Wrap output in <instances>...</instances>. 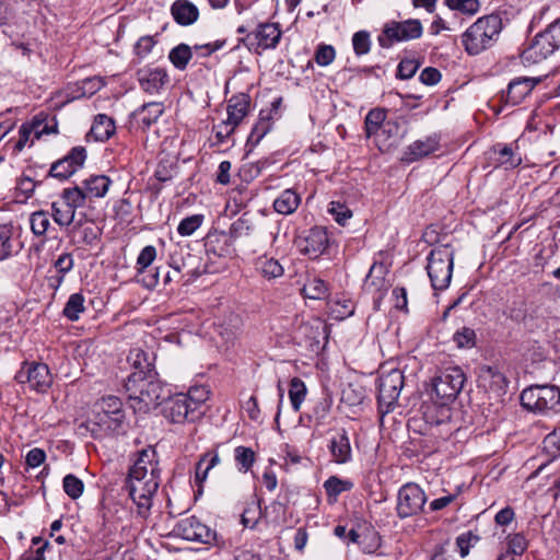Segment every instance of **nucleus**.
<instances>
[{
  "mask_svg": "<svg viewBox=\"0 0 560 560\" xmlns=\"http://www.w3.org/2000/svg\"><path fill=\"white\" fill-rule=\"evenodd\" d=\"M159 485L160 468L156 453L151 447L142 450L125 482V489L140 517L147 518L150 515Z\"/></svg>",
  "mask_w": 560,
  "mask_h": 560,
  "instance_id": "f257e3e1",
  "label": "nucleus"
},
{
  "mask_svg": "<svg viewBox=\"0 0 560 560\" xmlns=\"http://www.w3.org/2000/svg\"><path fill=\"white\" fill-rule=\"evenodd\" d=\"M465 382V373L459 366L445 368L432 380V389L440 406L429 407L424 412V419L431 427H442L439 435L443 439L448 438L453 432L450 425L451 409L447 405L456 399Z\"/></svg>",
  "mask_w": 560,
  "mask_h": 560,
  "instance_id": "f03ea898",
  "label": "nucleus"
},
{
  "mask_svg": "<svg viewBox=\"0 0 560 560\" xmlns=\"http://www.w3.org/2000/svg\"><path fill=\"white\" fill-rule=\"evenodd\" d=\"M209 399L205 386H194L187 393H178L163 402L162 412L173 423L195 422L203 413V405Z\"/></svg>",
  "mask_w": 560,
  "mask_h": 560,
  "instance_id": "7ed1b4c3",
  "label": "nucleus"
},
{
  "mask_svg": "<svg viewBox=\"0 0 560 560\" xmlns=\"http://www.w3.org/2000/svg\"><path fill=\"white\" fill-rule=\"evenodd\" d=\"M503 23L499 14L483 15L475 21L462 35L468 55L475 56L492 47L499 39Z\"/></svg>",
  "mask_w": 560,
  "mask_h": 560,
  "instance_id": "20e7f679",
  "label": "nucleus"
},
{
  "mask_svg": "<svg viewBox=\"0 0 560 560\" xmlns=\"http://www.w3.org/2000/svg\"><path fill=\"white\" fill-rule=\"evenodd\" d=\"M453 266L454 249L450 245H441L431 250L427 271L434 290H444L450 285Z\"/></svg>",
  "mask_w": 560,
  "mask_h": 560,
  "instance_id": "39448f33",
  "label": "nucleus"
},
{
  "mask_svg": "<svg viewBox=\"0 0 560 560\" xmlns=\"http://www.w3.org/2000/svg\"><path fill=\"white\" fill-rule=\"evenodd\" d=\"M522 406L536 413L560 411V389L555 385H536L521 394Z\"/></svg>",
  "mask_w": 560,
  "mask_h": 560,
  "instance_id": "423d86ee",
  "label": "nucleus"
},
{
  "mask_svg": "<svg viewBox=\"0 0 560 560\" xmlns=\"http://www.w3.org/2000/svg\"><path fill=\"white\" fill-rule=\"evenodd\" d=\"M125 388L129 399L140 405L139 409H149L156 404L161 394V387L153 374L131 373L125 383Z\"/></svg>",
  "mask_w": 560,
  "mask_h": 560,
  "instance_id": "0eeeda50",
  "label": "nucleus"
},
{
  "mask_svg": "<svg viewBox=\"0 0 560 560\" xmlns=\"http://www.w3.org/2000/svg\"><path fill=\"white\" fill-rule=\"evenodd\" d=\"M404 374L398 369L381 374L377 400L378 409L382 413H388L393 410L404 387Z\"/></svg>",
  "mask_w": 560,
  "mask_h": 560,
  "instance_id": "6e6552de",
  "label": "nucleus"
},
{
  "mask_svg": "<svg viewBox=\"0 0 560 560\" xmlns=\"http://www.w3.org/2000/svg\"><path fill=\"white\" fill-rule=\"evenodd\" d=\"M422 24L417 19L402 22L390 21L384 25L378 43L384 48H389L395 42H407L421 37Z\"/></svg>",
  "mask_w": 560,
  "mask_h": 560,
  "instance_id": "1a4fd4ad",
  "label": "nucleus"
},
{
  "mask_svg": "<svg viewBox=\"0 0 560 560\" xmlns=\"http://www.w3.org/2000/svg\"><path fill=\"white\" fill-rule=\"evenodd\" d=\"M125 412L122 402L118 397H104L94 411L93 422L105 433L116 431L122 423Z\"/></svg>",
  "mask_w": 560,
  "mask_h": 560,
  "instance_id": "9d476101",
  "label": "nucleus"
},
{
  "mask_svg": "<svg viewBox=\"0 0 560 560\" xmlns=\"http://www.w3.org/2000/svg\"><path fill=\"white\" fill-rule=\"evenodd\" d=\"M15 380L21 385H27L37 393H46L51 384L52 376L45 363L24 362L15 374Z\"/></svg>",
  "mask_w": 560,
  "mask_h": 560,
  "instance_id": "9b49d317",
  "label": "nucleus"
},
{
  "mask_svg": "<svg viewBox=\"0 0 560 560\" xmlns=\"http://www.w3.org/2000/svg\"><path fill=\"white\" fill-rule=\"evenodd\" d=\"M427 502L424 491L415 482L404 485L397 495V515L407 518L420 513Z\"/></svg>",
  "mask_w": 560,
  "mask_h": 560,
  "instance_id": "f8f14e48",
  "label": "nucleus"
},
{
  "mask_svg": "<svg viewBox=\"0 0 560 560\" xmlns=\"http://www.w3.org/2000/svg\"><path fill=\"white\" fill-rule=\"evenodd\" d=\"M281 30L277 23H261L255 31L250 32L241 39L249 49L259 52L260 50L275 48L280 38Z\"/></svg>",
  "mask_w": 560,
  "mask_h": 560,
  "instance_id": "ddd939ff",
  "label": "nucleus"
},
{
  "mask_svg": "<svg viewBox=\"0 0 560 560\" xmlns=\"http://www.w3.org/2000/svg\"><path fill=\"white\" fill-rule=\"evenodd\" d=\"M174 532L185 540L200 544H212L217 538L215 532L195 516L180 520Z\"/></svg>",
  "mask_w": 560,
  "mask_h": 560,
  "instance_id": "4468645a",
  "label": "nucleus"
},
{
  "mask_svg": "<svg viewBox=\"0 0 560 560\" xmlns=\"http://www.w3.org/2000/svg\"><path fill=\"white\" fill-rule=\"evenodd\" d=\"M328 244L327 231L320 226L311 229L305 236L299 237L296 241L299 250L313 259L324 254Z\"/></svg>",
  "mask_w": 560,
  "mask_h": 560,
  "instance_id": "2eb2a0df",
  "label": "nucleus"
},
{
  "mask_svg": "<svg viewBox=\"0 0 560 560\" xmlns=\"http://www.w3.org/2000/svg\"><path fill=\"white\" fill-rule=\"evenodd\" d=\"M555 45L541 34H537L532 43L522 51L521 59L525 66L536 65L555 52Z\"/></svg>",
  "mask_w": 560,
  "mask_h": 560,
  "instance_id": "dca6fc26",
  "label": "nucleus"
},
{
  "mask_svg": "<svg viewBox=\"0 0 560 560\" xmlns=\"http://www.w3.org/2000/svg\"><path fill=\"white\" fill-rule=\"evenodd\" d=\"M440 148L438 136H429L425 139H419L409 144L402 153L401 161L412 163L434 153Z\"/></svg>",
  "mask_w": 560,
  "mask_h": 560,
  "instance_id": "f3484780",
  "label": "nucleus"
},
{
  "mask_svg": "<svg viewBox=\"0 0 560 560\" xmlns=\"http://www.w3.org/2000/svg\"><path fill=\"white\" fill-rule=\"evenodd\" d=\"M540 82L539 78L520 77L510 82L505 100L511 105L520 104Z\"/></svg>",
  "mask_w": 560,
  "mask_h": 560,
  "instance_id": "a211bd4d",
  "label": "nucleus"
},
{
  "mask_svg": "<svg viewBox=\"0 0 560 560\" xmlns=\"http://www.w3.org/2000/svg\"><path fill=\"white\" fill-rule=\"evenodd\" d=\"M329 452L335 463L346 464L352 458V450L348 432L345 429L337 430L331 436Z\"/></svg>",
  "mask_w": 560,
  "mask_h": 560,
  "instance_id": "6ab92c4d",
  "label": "nucleus"
},
{
  "mask_svg": "<svg viewBox=\"0 0 560 560\" xmlns=\"http://www.w3.org/2000/svg\"><path fill=\"white\" fill-rule=\"evenodd\" d=\"M164 112L160 102H150L132 113V119L138 127L147 129L158 121Z\"/></svg>",
  "mask_w": 560,
  "mask_h": 560,
  "instance_id": "aec40b11",
  "label": "nucleus"
},
{
  "mask_svg": "<svg viewBox=\"0 0 560 560\" xmlns=\"http://www.w3.org/2000/svg\"><path fill=\"white\" fill-rule=\"evenodd\" d=\"M13 235V224L0 222V261L20 252L21 243Z\"/></svg>",
  "mask_w": 560,
  "mask_h": 560,
  "instance_id": "412c9836",
  "label": "nucleus"
},
{
  "mask_svg": "<svg viewBox=\"0 0 560 560\" xmlns=\"http://www.w3.org/2000/svg\"><path fill=\"white\" fill-rule=\"evenodd\" d=\"M167 81L168 75L162 68L149 69L139 73L141 88L151 94L159 92Z\"/></svg>",
  "mask_w": 560,
  "mask_h": 560,
  "instance_id": "4be33fe9",
  "label": "nucleus"
},
{
  "mask_svg": "<svg viewBox=\"0 0 560 560\" xmlns=\"http://www.w3.org/2000/svg\"><path fill=\"white\" fill-rule=\"evenodd\" d=\"M171 13L179 25H190L198 20L197 7L188 0H176L171 7Z\"/></svg>",
  "mask_w": 560,
  "mask_h": 560,
  "instance_id": "5701e85b",
  "label": "nucleus"
},
{
  "mask_svg": "<svg viewBox=\"0 0 560 560\" xmlns=\"http://www.w3.org/2000/svg\"><path fill=\"white\" fill-rule=\"evenodd\" d=\"M478 382L480 386L495 393L503 390L506 385L504 375L497 368L488 365L480 368Z\"/></svg>",
  "mask_w": 560,
  "mask_h": 560,
  "instance_id": "b1692460",
  "label": "nucleus"
},
{
  "mask_svg": "<svg viewBox=\"0 0 560 560\" xmlns=\"http://www.w3.org/2000/svg\"><path fill=\"white\" fill-rule=\"evenodd\" d=\"M249 109V97L246 94L234 95L228 104V120L234 126H238L247 116Z\"/></svg>",
  "mask_w": 560,
  "mask_h": 560,
  "instance_id": "393cba45",
  "label": "nucleus"
},
{
  "mask_svg": "<svg viewBox=\"0 0 560 560\" xmlns=\"http://www.w3.org/2000/svg\"><path fill=\"white\" fill-rule=\"evenodd\" d=\"M112 185V180L106 175H91L89 178L82 182V187L84 189V194H86L89 200L95 198H103L109 187Z\"/></svg>",
  "mask_w": 560,
  "mask_h": 560,
  "instance_id": "a878e982",
  "label": "nucleus"
},
{
  "mask_svg": "<svg viewBox=\"0 0 560 560\" xmlns=\"http://www.w3.org/2000/svg\"><path fill=\"white\" fill-rule=\"evenodd\" d=\"M116 130L113 118L105 114H98L93 121L90 133L96 141L108 140Z\"/></svg>",
  "mask_w": 560,
  "mask_h": 560,
  "instance_id": "bb28decb",
  "label": "nucleus"
},
{
  "mask_svg": "<svg viewBox=\"0 0 560 560\" xmlns=\"http://www.w3.org/2000/svg\"><path fill=\"white\" fill-rule=\"evenodd\" d=\"M301 202L300 196L293 189L283 190L273 201L275 210L280 214H292Z\"/></svg>",
  "mask_w": 560,
  "mask_h": 560,
  "instance_id": "cd10ccee",
  "label": "nucleus"
},
{
  "mask_svg": "<svg viewBox=\"0 0 560 560\" xmlns=\"http://www.w3.org/2000/svg\"><path fill=\"white\" fill-rule=\"evenodd\" d=\"M221 462L220 456L217 452H207L199 458L198 463L196 464V472H195V480L198 483H202L208 475L209 471L219 465Z\"/></svg>",
  "mask_w": 560,
  "mask_h": 560,
  "instance_id": "c85d7f7f",
  "label": "nucleus"
},
{
  "mask_svg": "<svg viewBox=\"0 0 560 560\" xmlns=\"http://www.w3.org/2000/svg\"><path fill=\"white\" fill-rule=\"evenodd\" d=\"M256 270L268 280L280 278L284 272L282 265L277 259L267 256L257 259Z\"/></svg>",
  "mask_w": 560,
  "mask_h": 560,
  "instance_id": "c756f323",
  "label": "nucleus"
},
{
  "mask_svg": "<svg viewBox=\"0 0 560 560\" xmlns=\"http://www.w3.org/2000/svg\"><path fill=\"white\" fill-rule=\"evenodd\" d=\"M493 152L498 163L505 168H514L522 163L521 154L510 145L497 144L493 147Z\"/></svg>",
  "mask_w": 560,
  "mask_h": 560,
  "instance_id": "7c9ffc66",
  "label": "nucleus"
},
{
  "mask_svg": "<svg viewBox=\"0 0 560 560\" xmlns=\"http://www.w3.org/2000/svg\"><path fill=\"white\" fill-rule=\"evenodd\" d=\"M302 293L307 299L323 300L328 295V285L317 277H311L304 283Z\"/></svg>",
  "mask_w": 560,
  "mask_h": 560,
  "instance_id": "2f4dec72",
  "label": "nucleus"
},
{
  "mask_svg": "<svg viewBox=\"0 0 560 560\" xmlns=\"http://www.w3.org/2000/svg\"><path fill=\"white\" fill-rule=\"evenodd\" d=\"M84 302L85 299L81 293L71 294L63 307L62 314L71 322L78 320L85 311Z\"/></svg>",
  "mask_w": 560,
  "mask_h": 560,
  "instance_id": "473e14b6",
  "label": "nucleus"
},
{
  "mask_svg": "<svg viewBox=\"0 0 560 560\" xmlns=\"http://www.w3.org/2000/svg\"><path fill=\"white\" fill-rule=\"evenodd\" d=\"M128 361L136 369L133 373L152 374V363L142 349H132L128 354Z\"/></svg>",
  "mask_w": 560,
  "mask_h": 560,
  "instance_id": "72a5a7b5",
  "label": "nucleus"
},
{
  "mask_svg": "<svg viewBox=\"0 0 560 560\" xmlns=\"http://www.w3.org/2000/svg\"><path fill=\"white\" fill-rule=\"evenodd\" d=\"M191 58L192 50L186 44L177 45L168 54L170 61L178 70H185Z\"/></svg>",
  "mask_w": 560,
  "mask_h": 560,
  "instance_id": "f704fd0d",
  "label": "nucleus"
},
{
  "mask_svg": "<svg viewBox=\"0 0 560 560\" xmlns=\"http://www.w3.org/2000/svg\"><path fill=\"white\" fill-rule=\"evenodd\" d=\"M62 201L69 206L74 212L78 208L85 205L89 199L82 186L65 188L61 194Z\"/></svg>",
  "mask_w": 560,
  "mask_h": 560,
  "instance_id": "c9c22d12",
  "label": "nucleus"
},
{
  "mask_svg": "<svg viewBox=\"0 0 560 560\" xmlns=\"http://www.w3.org/2000/svg\"><path fill=\"white\" fill-rule=\"evenodd\" d=\"M75 212L63 201L51 203V217L59 226H69L74 220Z\"/></svg>",
  "mask_w": 560,
  "mask_h": 560,
  "instance_id": "e433bc0d",
  "label": "nucleus"
},
{
  "mask_svg": "<svg viewBox=\"0 0 560 560\" xmlns=\"http://www.w3.org/2000/svg\"><path fill=\"white\" fill-rule=\"evenodd\" d=\"M444 4L452 11L467 16L476 15L481 8L479 0H444Z\"/></svg>",
  "mask_w": 560,
  "mask_h": 560,
  "instance_id": "4c0bfd02",
  "label": "nucleus"
},
{
  "mask_svg": "<svg viewBox=\"0 0 560 560\" xmlns=\"http://www.w3.org/2000/svg\"><path fill=\"white\" fill-rule=\"evenodd\" d=\"M306 394L307 389L305 383L299 377H293L290 382L289 398L294 411L298 412L300 410Z\"/></svg>",
  "mask_w": 560,
  "mask_h": 560,
  "instance_id": "58836bf2",
  "label": "nucleus"
},
{
  "mask_svg": "<svg viewBox=\"0 0 560 560\" xmlns=\"http://www.w3.org/2000/svg\"><path fill=\"white\" fill-rule=\"evenodd\" d=\"M386 268L383 264H373L365 277L364 285L369 289L381 290L385 284Z\"/></svg>",
  "mask_w": 560,
  "mask_h": 560,
  "instance_id": "ea45409f",
  "label": "nucleus"
},
{
  "mask_svg": "<svg viewBox=\"0 0 560 560\" xmlns=\"http://www.w3.org/2000/svg\"><path fill=\"white\" fill-rule=\"evenodd\" d=\"M386 113L384 109H371L365 117V132L368 137L375 135L385 124Z\"/></svg>",
  "mask_w": 560,
  "mask_h": 560,
  "instance_id": "a19ab883",
  "label": "nucleus"
},
{
  "mask_svg": "<svg viewBox=\"0 0 560 560\" xmlns=\"http://www.w3.org/2000/svg\"><path fill=\"white\" fill-rule=\"evenodd\" d=\"M30 224L32 232L36 236H44L50 225L49 213L44 210L33 212L30 218Z\"/></svg>",
  "mask_w": 560,
  "mask_h": 560,
  "instance_id": "79ce46f5",
  "label": "nucleus"
},
{
  "mask_svg": "<svg viewBox=\"0 0 560 560\" xmlns=\"http://www.w3.org/2000/svg\"><path fill=\"white\" fill-rule=\"evenodd\" d=\"M234 457L238 470L242 472H247L255 463V452L250 447L237 446L234 451Z\"/></svg>",
  "mask_w": 560,
  "mask_h": 560,
  "instance_id": "37998d69",
  "label": "nucleus"
},
{
  "mask_svg": "<svg viewBox=\"0 0 560 560\" xmlns=\"http://www.w3.org/2000/svg\"><path fill=\"white\" fill-rule=\"evenodd\" d=\"M506 545H508V550H506L505 555H508L509 558H512L511 555L512 556H521L526 551V549L528 547V540L521 533L510 534L506 537Z\"/></svg>",
  "mask_w": 560,
  "mask_h": 560,
  "instance_id": "c03bdc74",
  "label": "nucleus"
},
{
  "mask_svg": "<svg viewBox=\"0 0 560 560\" xmlns=\"http://www.w3.org/2000/svg\"><path fill=\"white\" fill-rule=\"evenodd\" d=\"M203 221V214H192L186 217L179 222L177 232L180 236H190L202 225Z\"/></svg>",
  "mask_w": 560,
  "mask_h": 560,
  "instance_id": "a18cd8bd",
  "label": "nucleus"
},
{
  "mask_svg": "<svg viewBox=\"0 0 560 560\" xmlns=\"http://www.w3.org/2000/svg\"><path fill=\"white\" fill-rule=\"evenodd\" d=\"M365 399V392L361 386L348 384L341 394V400L349 406H359Z\"/></svg>",
  "mask_w": 560,
  "mask_h": 560,
  "instance_id": "49530a36",
  "label": "nucleus"
},
{
  "mask_svg": "<svg viewBox=\"0 0 560 560\" xmlns=\"http://www.w3.org/2000/svg\"><path fill=\"white\" fill-rule=\"evenodd\" d=\"M359 546L364 553H373L381 546V537L373 528H365L362 532V539Z\"/></svg>",
  "mask_w": 560,
  "mask_h": 560,
  "instance_id": "de8ad7c7",
  "label": "nucleus"
},
{
  "mask_svg": "<svg viewBox=\"0 0 560 560\" xmlns=\"http://www.w3.org/2000/svg\"><path fill=\"white\" fill-rule=\"evenodd\" d=\"M352 482L349 480L339 479L336 476L329 477L324 482V488L328 497L337 498L340 493L348 491L352 488Z\"/></svg>",
  "mask_w": 560,
  "mask_h": 560,
  "instance_id": "09e8293b",
  "label": "nucleus"
},
{
  "mask_svg": "<svg viewBox=\"0 0 560 560\" xmlns=\"http://www.w3.org/2000/svg\"><path fill=\"white\" fill-rule=\"evenodd\" d=\"M62 487L65 492L73 500L80 498L84 490L83 481L72 474L65 476Z\"/></svg>",
  "mask_w": 560,
  "mask_h": 560,
  "instance_id": "8fccbe9b",
  "label": "nucleus"
},
{
  "mask_svg": "<svg viewBox=\"0 0 560 560\" xmlns=\"http://www.w3.org/2000/svg\"><path fill=\"white\" fill-rule=\"evenodd\" d=\"M25 126H31L32 128V142L34 143V139H39L43 135H50L57 132L56 126L49 127L47 122H45V119L40 118L39 116H35L34 119L31 122H25Z\"/></svg>",
  "mask_w": 560,
  "mask_h": 560,
  "instance_id": "3c124183",
  "label": "nucleus"
},
{
  "mask_svg": "<svg viewBox=\"0 0 560 560\" xmlns=\"http://www.w3.org/2000/svg\"><path fill=\"white\" fill-rule=\"evenodd\" d=\"M328 212L340 225H346L347 221L352 218V211L339 201H331L328 206Z\"/></svg>",
  "mask_w": 560,
  "mask_h": 560,
  "instance_id": "603ef678",
  "label": "nucleus"
},
{
  "mask_svg": "<svg viewBox=\"0 0 560 560\" xmlns=\"http://www.w3.org/2000/svg\"><path fill=\"white\" fill-rule=\"evenodd\" d=\"M75 172L74 166L63 158L51 165L49 176L63 180L69 178Z\"/></svg>",
  "mask_w": 560,
  "mask_h": 560,
  "instance_id": "864d4df0",
  "label": "nucleus"
},
{
  "mask_svg": "<svg viewBox=\"0 0 560 560\" xmlns=\"http://www.w3.org/2000/svg\"><path fill=\"white\" fill-rule=\"evenodd\" d=\"M336 58V50L331 45L320 44L316 48L314 60L320 67L329 66Z\"/></svg>",
  "mask_w": 560,
  "mask_h": 560,
  "instance_id": "5fc2aeb1",
  "label": "nucleus"
},
{
  "mask_svg": "<svg viewBox=\"0 0 560 560\" xmlns=\"http://www.w3.org/2000/svg\"><path fill=\"white\" fill-rule=\"evenodd\" d=\"M453 340L458 348H472L476 343V332L469 327H463L454 334Z\"/></svg>",
  "mask_w": 560,
  "mask_h": 560,
  "instance_id": "6e6d98bb",
  "label": "nucleus"
},
{
  "mask_svg": "<svg viewBox=\"0 0 560 560\" xmlns=\"http://www.w3.org/2000/svg\"><path fill=\"white\" fill-rule=\"evenodd\" d=\"M156 258V248L152 245H148L142 248L140 252L137 262L136 269L138 273L143 272Z\"/></svg>",
  "mask_w": 560,
  "mask_h": 560,
  "instance_id": "4d7b16f0",
  "label": "nucleus"
},
{
  "mask_svg": "<svg viewBox=\"0 0 560 560\" xmlns=\"http://www.w3.org/2000/svg\"><path fill=\"white\" fill-rule=\"evenodd\" d=\"M352 45L354 52L358 56L368 54L371 47L370 34L365 31L354 33L352 37Z\"/></svg>",
  "mask_w": 560,
  "mask_h": 560,
  "instance_id": "13d9d810",
  "label": "nucleus"
},
{
  "mask_svg": "<svg viewBox=\"0 0 560 560\" xmlns=\"http://www.w3.org/2000/svg\"><path fill=\"white\" fill-rule=\"evenodd\" d=\"M544 450L551 456L560 455V428L544 439Z\"/></svg>",
  "mask_w": 560,
  "mask_h": 560,
  "instance_id": "bf43d9fd",
  "label": "nucleus"
},
{
  "mask_svg": "<svg viewBox=\"0 0 560 560\" xmlns=\"http://www.w3.org/2000/svg\"><path fill=\"white\" fill-rule=\"evenodd\" d=\"M418 68L419 62L415 59L401 60L398 65L397 77L402 80L410 79L415 75Z\"/></svg>",
  "mask_w": 560,
  "mask_h": 560,
  "instance_id": "052dcab7",
  "label": "nucleus"
},
{
  "mask_svg": "<svg viewBox=\"0 0 560 560\" xmlns=\"http://www.w3.org/2000/svg\"><path fill=\"white\" fill-rule=\"evenodd\" d=\"M104 85V81L100 77L86 78L81 82V95L92 96Z\"/></svg>",
  "mask_w": 560,
  "mask_h": 560,
  "instance_id": "680f3d73",
  "label": "nucleus"
},
{
  "mask_svg": "<svg viewBox=\"0 0 560 560\" xmlns=\"http://www.w3.org/2000/svg\"><path fill=\"white\" fill-rule=\"evenodd\" d=\"M115 218L119 222H127L132 212V206L127 199H120L114 205Z\"/></svg>",
  "mask_w": 560,
  "mask_h": 560,
  "instance_id": "e2e57ef3",
  "label": "nucleus"
},
{
  "mask_svg": "<svg viewBox=\"0 0 560 560\" xmlns=\"http://www.w3.org/2000/svg\"><path fill=\"white\" fill-rule=\"evenodd\" d=\"M541 34L558 49L560 46V18L551 23Z\"/></svg>",
  "mask_w": 560,
  "mask_h": 560,
  "instance_id": "0e129e2a",
  "label": "nucleus"
},
{
  "mask_svg": "<svg viewBox=\"0 0 560 560\" xmlns=\"http://www.w3.org/2000/svg\"><path fill=\"white\" fill-rule=\"evenodd\" d=\"M65 158L77 171L83 165L86 159V151L83 147H75Z\"/></svg>",
  "mask_w": 560,
  "mask_h": 560,
  "instance_id": "69168bd1",
  "label": "nucleus"
},
{
  "mask_svg": "<svg viewBox=\"0 0 560 560\" xmlns=\"http://www.w3.org/2000/svg\"><path fill=\"white\" fill-rule=\"evenodd\" d=\"M381 135L385 136L387 139L397 140L404 137V133L400 132V126L397 120H387L382 126Z\"/></svg>",
  "mask_w": 560,
  "mask_h": 560,
  "instance_id": "338daca9",
  "label": "nucleus"
},
{
  "mask_svg": "<svg viewBox=\"0 0 560 560\" xmlns=\"http://www.w3.org/2000/svg\"><path fill=\"white\" fill-rule=\"evenodd\" d=\"M45 458L46 454L44 450L34 447L26 454L25 463L28 467L36 468L45 462Z\"/></svg>",
  "mask_w": 560,
  "mask_h": 560,
  "instance_id": "774afa93",
  "label": "nucleus"
}]
</instances>
